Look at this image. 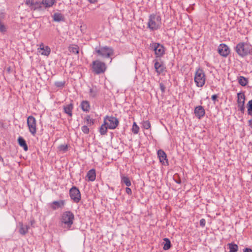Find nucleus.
<instances>
[{
  "instance_id": "21",
  "label": "nucleus",
  "mask_w": 252,
  "mask_h": 252,
  "mask_svg": "<svg viewBox=\"0 0 252 252\" xmlns=\"http://www.w3.org/2000/svg\"><path fill=\"white\" fill-rule=\"evenodd\" d=\"M18 142L19 145L22 147L25 151H27L28 150V147L26 142L25 139L22 137L20 136L18 139Z\"/></svg>"
},
{
  "instance_id": "20",
  "label": "nucleus",
  "mask_w": 252,
  "mask_h": 252,
  "mask_svg": "<svg viewBox=\"0 0 252 252\" xmlns=\"http://www.w3.org/2000/svg\"><path fill=\"white\" fill-rule=\"evenodd\" d=\"M80 107L84 112H89L90 109V103L88 101L83 100L82 101Z\"/></svg>"
},
{
  "instance_id": "15",
  "label": "nucleus",
  "mask_w": 252,
  "mask_h": 252,
  "mask_svg": "<svg viewBox=\"0 0 252 252\" xmlns=\"http://www.w3.org/2000/svg\"><path fill=\"white\" fill-rule=\"evenodd\" d=\"M44 9L42 3L40 1H36L33 2V4L31 7V10L33 11H43Z\"/></svg>"
},
{
  "instance_id": "10",
  "label": "nucleus",
  "mask_w": 252,
  "mask_h": 252,
  "mask_svg": "<svg viewBox=\"0 0 252 252\" xmlns=\"http://www.w3.org/2000/svg\"><path fill=\"white\" fill-rule=\"evenodd\" d=\"M151 49L155 51L157 57H161L164 54V48L161 44L154 42L150 45Z\"/></svg>"
},
{
  "instance_id": "26",
  "label": "nucleus",
  "mask_w": 252,
  "mask_h": 252,
  "mask_svg": "<svg viewBox=\"0 0 252 252\" xmlns=\"http://www.w3.org/2000/svg\"><path fill=\"white\" fill-rule=\"evenodd\" d=\"M163 241L165 242L163 247V250L165 251L169 250L171 247L170 240L168 238H165L163 239Z\"/></svg>"
},
{
  "instance_id": "9",
  "label": "nucleus",
  "mask_w": 252,
  "mask_h": 252,
  "mask_svg": "<svg viewBox=\"0 0 252 252\" xmlns=\"http://www.w3.org/2000/svg\"><path fill=\"white\" fill-rule=\"evenodd\" d=\"M71 199L75 203H78L81 199V193L79 189L76 187H72L69 190Z\"/></svg>"
},
{
  "instance_id": "30",
  "label": "nucleus",
  "mask_w": 252,
  "mask_h": 252,
  "mask_svg": "<svg viewBox=\"0 0 252 252\" xmlns=\"http://www.w3.org/2000/svg\"><path fill=\"white\" fill-rule=\"evenodd\" d=\"M98 94V90L96 87L91 88L89 91L90 96L93 98L96 97Z\"/></svg>"
},
{
  "instance_id": "45",
  "label": "nucleus",
  "mask_w": 252,
  "mask_h": 252,
  "mask_svg": "<svg viewBox=\"0 0 252 252\" xmlns=\"http://www.w3.org/2000/svg\"><path fill=\"white\" fill-rule=\"evenodd\" d=\"M244 252H252V250L250 248H246L244 250Z\"/></svg>"
},
{
  "instance_id": "12",
  "label": "nucleus",
  "mask_w": 252,
  "mask_h": 252,
  "mask_svg": "<svg viewBox=\"0 0 252 252\" xmlns=\"http://www.w3.org/2000/svg\"><path fill=\"white\" fill-rule=\"evenodd\" d=\"M219 54L224 57H226L230 53L229 47L225 44H220L218 49Z\"/></svg>"
},
{
  "instance_id": "6",
  "label": "nucleus",
  "mask_w": 252,
  "mask_h": 252,
  "mask_svg": "<svg viewBox=\"0 0 252 252\" xmlns=\"http://www.w3.org/2000/svg\"><path fill=\"white\" fill-rule=\"evenodd\" d=\"M107 66L105 63L99 60L93 62L92 69L93 72L96 74L103 73L106 70Z\"/></svg>"
},
{
  "instance_id": "38",
  "label": "nucleus",
  "mask_w": 252,
  "mask_h": 252,
  "mask_svg": "<svg viewBox=\"0 0 252 252\" xmlns=\"http://www.w3.org/2000/svg\"><path fill=\"white\" fill-rule=\"evenodd\" d=\"M82 131L85 134H88L89 132V128L86 126H83L81 127Z\"/></svg>"
},
{
  "instance_id": "24",
  "label": "nucleus",
  "mask_w": 252,
  "mask_h": 252,
  "mask_svg": "<svg viewBox=\"0 0 252 252\" xmlns=\"http://www.w3.org/2000/svg\"><path fill=\"white\" fill-rule=\"evenodd\" d=\"M53 18L54 21L56 22H60L64 20L63 15L60 13H55L53 15Z\"/></svg>"
},
{
  "instance_id": "28",
  "label": "nucleus",
  "mask_w": 252,
  "mask_h": 252,
  "mask_svg": "<svg viewBox=\"0 0 252 252\" xmlns=\"http://www.w3.org/2000/svg\"><path fill=\"white\" fill-rule=\"evenodd\" d=\"M238 82L242 86H245L248 83V79L244 76H240L238 78Z\"/></svg>"
},
{
  "instance_id": "32",
  "label": "nucleus",
  "mask_w": 252,
  "mask_h": 252,
  "mask_svg": "<svg viewBox=\"0 0 252 252\" xmlns=\"http://www.w3.org/2000/svg\"><path fill=\"white\" fill-rule=\"evenodd\" d=\"M139 127L135 122H134L132 125V131L134 134H137L139 132Z\"/></svg>"
},
{
  "instance_id": "5",
  "label": "nucleus",
  "mask_w": 252,
  "mask_h": 252,
  "mask_svg": "<svg viewBox=\"0 0 252 252\" xmlns=\"http://www.w3.org/2000/svg\"><path fill=\"white\" fill-rule=\"evenodd\" d=\"M95 51L98 56L103 58H110L114 53V51L112 48L107 46L99 48L96 47L95 48Z\"/></svg>"
},
{
  "instance_id": "36",
  "label": "nucleus",
  "mask_w": 252,
  "mask_h": 252,
  "mask_svg": "<svg viewBox=\"0 0 252 252\" xmlns=\"http://www.w3.org/2000/svg\"><path fill=\"white\" fill-rule=\"evenodd\" d=\"M142 126L146 129H148L151 127V124L149 121H144L142 123Z\"/></svg>"
},
{
  "instance_id": "34",
  "label": "nucleus",
  "mask_w": 252,
  "mask_h": 252,
  "mask_svg": "<svg viewBox=\"0 0 252 252\" xmlns=\"http://www.w3.org/2000/svg\"><path fill=\"white\" fill-rule=\"evenodd\" d=\"M248 112L249 115L252 116V99L250 100L248 103Z\"/></svg>"
},
{
  "instance_id": "16",
  "label": "nucleus",
  "mask_w": 252,
  "mask_h": 252,
  "mask_svg": "<svg viewBox=\"0 0 252 252\" xmlns=\"http://www.w3.org/2000/svg\"><path fill=\"white\" fill-rule=\"evenodd\" d=\"M39 49L41 54L44 56H48L51 52L50 48L48 46L44 47L42 44L40 46Z\"/></svg>"
},
{
  "instance_id": "13",
  "label": "nucleus",
  "mask_w": 252,
  "mask_h": 252,
  "mask_svg": "<svg viewBox=\"0 0 252 252\" xmlns=\"http://www.w3.org/2000/svg\"><path fill=\"white\" fill-rule=\"evenodd\" d=\"M194 114L198 119H200L205 114V109L202 106H196L194 109Z\"/></svg>"
},
{
  "instance_id": "33",
  "label": "nucleus",
  "mask_w": 252,
  "mask_h": 252,
  "mask_svg": "<svg viewBox=\"0 0 252 252\" xmlns=\"http://www.w3.org/2000/svg\"><path fill=\"white\" fill-rule=\"evenodd\" d=\"M68 146L66 144H65V145H60L58 149V150L60 151H62L63 152V153H65L66 152L67 150H68Z\"/></svg>"
},
{
  "instance_id": "25",
  "label": "nucleus",
  "mask_w": 252,
  "mask_h": 252,
  "mask_svg": "<svg viewBox=\"0 0 252 252\" xmlns=\"http://www.w3.org/2000/svg\"><path fill=\"white\" fill-rule=\"evenodd\" d=\"M121 183L125 184L127 187L131 186V182L129 178L124 175L121 176Z\"/></svg>"
},
{
  "instance_id": "53",
  "label": "nucleus",
  "mask_w": 252,
  "mask_h": 252,
  "mask_svg": "<svg viewBox=\"0 0 252 252\" xmlns=\"http://www.w3.org/2000/svg\"><path fill=\"white\" fill-rule=\"evenodd\" d=\"M168 207V206H166V209H169L167 207Z\"/></svg>"
},
{
  "instance_id": "48",
  "label": "nucleus",
  "mask_w": 252,
  "mask_h": 252,
  "mask_svg": "<svg viewBox=\"0 0 252 252\" xmlns=\"http://www.w3.org/2000/svg\"><path fill=\"white\" fill-rule=\"evenodd\" d=\"M52 205H60V204L57 201H54L53 202Z\"/></svg>"
},
{
  "instance_id": "29",
  "label": "nucleus",
  "mask_w": 252,
  "mask_h": 252,
  "mask_svg": "<svg viewBox=\"0 0 252 252\" xmlns=\"http://www.w3.org/2000/svg\"><path fill=\"white\" fill-rule=\"evenodd\" d=\"M109 128L108 126L106 125H105L104 123L103 124L101 125L99 129L100 133L101 135H105L107 132V129Z\"/></svg>"
},
{
  "instance_id": "47",
  "label": "nucleus",
  "mask_w": 252,
  "mask_h": 252,
  "mask_svg": "<svg viewBox=\"0 0 252 252\" xmlns=\"http://www.w3.org/2000/svg\"><path fill=\"white\" fill-rule=\"evenodd\" d=\"M249 125L252 128V119L249 121Z\"/></svg>"
},
{
  "instance_id": "11",
  "label": "nucleus",
  "mask_w": 252,
  "mask_h": 252,
  "mask_svg": "<svg viewBox=\"0 0 252 252\" xmlns=\"http://www.w3.org/2000/svg\"><path fill=\"white\" fill-rule=\"evenodd\" d=\"M245 96L244 94L239 93L237 94V104L238 108L243 114L245 111Z\"/></svg>"
},
{
  "instance_id": "43",
  "label": "nucleus",
  "mask_w": 252,
  "mask_h": 252,
  "mask_svg": "<svg viewBox=\"0 0 252 252\" xmlns=\"http://www.w3.org/2000/svg\"><path fill=\"white\" fill-rule=\"evenodd\" d=\"M126 192L128 194H131V189L129 188H128V187L126 188Z\"/></svg>"
},
{
  "instance_id": "22",
  "label": "nucleus",
  "mask_w": 252,
  "mask_h": 252,
  "mask_svg": "<svg viewBox=\"0 0 252 252\" xmlns=\"http://www.w3.org/2000/svg\"><path fill=\"white\" fill-rule=\"evenodd\" d=\"M156 71L158 74L162 73L164 70V66L158 62H156L154 64Z\"/></svg>"
},
{
  "instance_id": "51",
  "label": "nucleus",
  "mask_w": 252,
  "mask_h": 252,
  "mask_svg": "<svg viewBox=\"0 0 252 252\" xmlns=\"http://www.w3.org/2000/svg\"><path fill=\"white\" fill-rule=\"evenodd\" d=\"M56 206H53V209H54V210H55V209H57Z\"/></svg>"
},
{
  "instance_id": "41",
  "label": "nucleus",
  "mask_w": 252,
  "mask_h": 252,
  "mask_svg": "<svg viewBox=\"0 0 252 252\" xmlns=\"http://www.w3.org/2000/svg\"><path fill=\"white\" fill-rule=\"evenodd\" d=\"M159 87H160V89L162 92V93H164L165 91V86H164V85L161 83L159 84Z\"/></svg>"
},
{
  "instance_id": "14",
  "label": "nucleus",
  "mask_w": 252,
  "mask_h": 252,
  "mask_svg": "<svg viewBox=\"0 0 252 252\" xmlns=\"http://www.w3.org/2000/svg\"><path fill=\"white\" fill-rule=\"evenodd\" d=\"M157 154L159 161L162 164H164L165 162H167L166 154L162 150H158Z\"/></svg>"
},
{
  "instance_id": "42",
  "label": "nucleus",
  "mask_w": 252,
  "mask_h": 252,
  "mask_svg": "<svg viewBox=\"0 0 252 252\" xmlns=\"http://www.w3.org/2000/svg\"><path fill=\"white\" fill-rule=\"evenodd\" d=\"M199 223H200V226H201L203 227V226H205V225L206 221H205V219H201V220H200V222H199Z\"/></svg>"
},
{
  "instance_id": "46",
  "label": "nucleus",
  "mask_w": 252,
  "mask_h": 252,
  "mask_svg": "<svg viewBox=\"0 0 252 252\" xmlns=\"http://www.w3.org/2000/svg\"><path fill=\"white\" fill-rule=\"evenodd\" d=\"M88 1L91 3H94L97 2V0H88Z\"/></svg>"
},
{
  "instance_id": "23",
  "label": "nucleus",
  "mask_w": 252,
  "mask_h": 252,
  "mask_svg": "<svg viewBox=\"0 0 252 252\" xmlns=\"http://www.w3.org/2000/svg\"><path fill=\"white\" fill-rule=\"evenodd\" d=\"M20 225V229H19V232L22 235H25L26 234L28 231V229H29V226L27 225H24L22 223H19Z\"/></svg>"
},
{
  "instance_id": "7",
  "label": "nucleus",
  "mask_w": 252,
  "mask_h": 252,
  "mask_svg": "<svg viewBox=\"0 0 252 252\" xmlns=\"http://www.w3.org/2000/svg\"><path fill=\"white\" fill-rule=\"evenodd\" d=\"M104 123L108 126L109 129H114L118 126L119 121L115 117L106 116L104 118Z\"/></svg>"
},
{
  "instance_id": "39",
  "label": "nucleus",
  "mask_w": 252,
  "mask_h": 252,
  "mask_svg": "<svg viewBox=\"0 0 252 252\" xmlns=\"http://www.w3.org/2000/svg\"><path fill=\"white\" fill-rule=\"evenodd\" d=\"M6 27L5 26V25L4 24H3L2 23H1L0 22V32H1L4 33V32H6Z\"/></svg>"
},
{
  "instance_id": "4",
  "label": "nucleus",
  "mask_w": 252,
  "mask_h": 252,
  "mask_svg": "<svg viewBox=\"0 0 252 252\" xmlns=\"http://www.w3.org/2000/svg\"><path fill=\"white\" fill-rule=\"evenodd\" d=\"M194 82L196 85L198 87H203L206 81L205 75L203 69L199 68H198L194 74Z\"/></svg>"
},
{
  "instance_id": "18",
  "label": "nucleus",
  "mask_w": 252,
  "mask_h": 252,
  "mask_svg": "<svg viewBox=\"0 0 252 252\" xmlns=\"http://www.w3.org/2000/svg\"><path fill=\"white\" fill-rule=\"evenodd\" d=\"M73 108V106L72 103L69 104H67L65 106H63L64 112L67 114L68 116L71 117L72 115V110Z\"/></svg>"
},
{
  "instance_id": "2",
  "label": "nucleus",
  "mask_w": 252,
  "mask_h": 252,
  "mask_svg": "<svg viewBox=\"0 0 252 252\" xmlns=\"http://www.w3.org/2000/svg\"><path fill=\"white\" fill-rule=\"evenodd\" d=\"M161 17L157 14H152L149 16L148 28L151 31H156L161 26Z\"/></svg>"
},
{
  "instance_id": "27",
  "label": "nucleus",
  "mask_w": 252,
  "mask_h": 252,
  "mask_svg": "<svg viewBox=\"0 0 252 252\" xmlns=\"http://www.w3.org/2000/svg\"><path fill=\"white\" fill-rule=\"evenodd\" d=\"M229 249V252H237L238 250V246L234 243H229L228 244Z\"/></svg>"
},
{
  "instance_id": "44",
  "label": "nucleus",
  "mask_w": 252,
  "mask_h": 252,
  "mask_svg": "<svg viewBox=\"0 0 252 252\" xmlns=\"http://www.w3.org/2000/svg\"><path fill=\"white\" fill-rule=\"evenodd\" d=\"M218 97V96L217 94H214L212 96V99L214 101L216 100Z\"/></svg>"
},
{
  "instance_id": "31",
  "label": "nucleus",
  "mask_w": 252,
  "mask_h": 252,
  "mask_svg": "<svg viewBox=\"0 0 252 252\" xmlns=\"http://www.w3.org/2000/svg\"><path fill=\"white\" fill-rule=\"evenodd\" d=\"M69 50L71 53L77 54L79 53V47L76 45H73L69 47Z\"/></svg>"
},
{
  "instance_id": "19",
  "label": "nucleus",
  "mask_w": 252,
  "mask_h": 252,
  "mask_svg": "<svg viewBox=\"0 0 252 252\" xmlns=\"http://www.w3.org/2000/svg\"><path fill=\"white\" fill-rule=\"evenodd\" d=\"M87 177L88 179V180L90 181H94L95 179L96 174L95 171L94 169H92L89 170L87 174Z\"/></svg>"
},
{
  "instance_id": "17",
  "label": "nucleus",
  "mask_w": 252,
  "mask_h": 252,
  "mask_svg": "<svg viewBox=\"0 0 252 252\" xmlns=\"http://www.w3.org/2000/svg\"><path fill=\"white\" fill-rule=\"evenodd\" d=\"M56 2V0H42L41 1L44 9L52 7Z\"/></svg>"
},
{
  "instance_id": "35",
  "label": "nucleus",
  "mask_w": 252,
  "mask_h": 252,
  "mask_svg": "<svg viewBox=\"0 0 252 252\" xmlns=\"http://www.w3.org/2000/svg\"><path fill=\"white\" fill-rule=\"evenodd\" d=\"M85 120L87 121V124L89 126H91L94 124V120L92 119H91L90 116L89 115L85 117Z\"/></svg>"
},
{
  "instance_id": "49",
  "label": "nucleus",
  "mask_w": 252,
  "mask_h": 252,
  "mask_svg": "<svg viewBox=\"0 0 252 252\" xmlns=\"http://www.w3.org/2000/svg\"><path fill=\"white\" fill-rule=\"evenodd\" d=\"M176 182L177 183H178V184H181V180H179V181H176Z\"/></svg>"
},
{
  "instance_id": "52",
  "label": "nucleus",
  "mask_w": 252,
  "mask_h": 252,
  "mask_svg": "<svg viewBox=\"0 0 252 252\" xmlns=\"http://www.w3.org/2000/svg\"><path fill=\"white\" fill-rule=\"evenodd\" d=\"M34 221H31V224H32L33 223Z\"/></svg>"
},
{
  "instance_id": "1",
  "label": "nucleus",
  "mask_w": 252,
  "mask_h": 252,
  "mask_svg": "<svg viewBox=\"0 0 252 252\" xmlns=\"http://www.w3.org/2000/svg\"><path fill=\"white\" fill-rule=\"evenodd\" d=\"M74 220V215L70 211L63 212L61 216V222L63 228L70 229Z\"/></svg>"
},
{
  "instance_id": "50",
  "label": "nucleus",
  "mask_w": 252,
  "mask_h": 252,
  "mask_svg": "<svg viewBox=\"0 0 252 252\" xmlns=\"http://www.w3.org/2000/svg\"><path fill=\"white\" fill-rule=\"evenodd\" d=\"M0 161H3V158L0 156Z\"/></svg>"
},
{
  "instance_id": "3",
  "label": "nucleus",
  "mask_w": 252,
  "mask_h": 252,
  "mask_svg": "<svg viewBox=\"0 0 252 252\" xmlns=\"http://www.w3.org/2000/svg\"><path fill=\"white\" fill-rule=\"evenodd\" d=\"M237 53L241 57H244L252 52V47L251 45L245 42L239 43L235 48Z\"/></svg>"
},
{
  "instance_id": "40",
  "label": "nucleus",
  "mask_w": 252,
  "mask_h": 252,
  "mask_svg": "<svg viewBox=\"0 0 252 252\" xmlns=\"http://www.w3.org/2000/svg\"><path fill=\"white\" fill-rule=\"evenodd\" d=\"M33 0H26L25 1V4L27 5H29L31 8L32 7L33 4Z\"/></svg>"
},
{
  "instance_id": "8",
  "label": "nucleus",
  "mask_w": 252,
  "mask_h": 252,
  "mask_svg": "<svg viewBox=\"0 0 252 252\" xmlns=\"http://www.w3.org/2000/svg\"><path fill=\"white\" fill-rule=\"evenodd\" d=\"M27 125L31 134L34 135L36 132V121L34 117L30 116L27 119Z\"/></svg>"
},
{
  "instance_id": "37",
  "label": "nucleus",
  "mask_w": 252,
  "mask_h": 252,
  "mask_svg": "<svg viewBox=\"0 0 252 252\" xmlns=\"http://www.w3.org/2000/svg\"><path fill=\"white\" fill-rule=\"evenodd\" d=\"M65 84L64 81H57L55 83V85L58 88H63Z\"/></svg>"
}]
</instances>
